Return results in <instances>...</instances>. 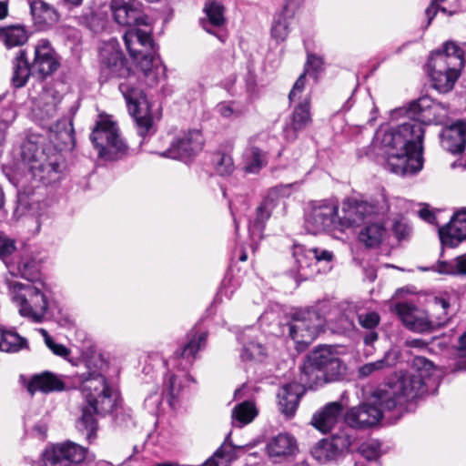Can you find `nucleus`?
<instances>
[{
    "label": "nucleus",
    "mask_w": 466,
    "mask_h": 466,
    "mask_svg": "<svg viewBox=\"0 0 466 466\" xmlns=\"http://www.w3.org/2000/svg\"><path fill=\"white\" fill-rule=\"evenodd\" d=\"M409 118L395 128L380 129L376 137L385 149V168L397 175H411L422 168V124H441L448 109L430 97H420L405 109Z\"/></svg>",
    "instance_id": "1"
},
{
    "label": "nucleus",
    "mask_w": 466,
    "mask_h": 466,
    "mask_svg": "<svg viewBox=\"0 0 466 466\" xmlns=\"http://www.w3.org/2000/svg\"><path fill=\"white\" fill-rule=\"evenodd\" d=\"M100 77L104 81L111 78H127L119 84L129 114L133 116L141 137H145L152 127L149 104L143 91L134 86L130 69L119 49L116 41L105 43L99 50Z\"/></svg>",
    "instance_id": "2"
},
{
    "label": "nucleus",
    "mask_w": 466,
    "mask_h": 466,
    "mask_svg": "<svg viewBox=\"0 0 466 466\" xmlns=\"http://www.w3.org/2000/svg\"><path fill=\"white\" fill-rule=\"evenodd\" d=\"M86 371L77 374L80 390L87 406L83 410L79 425L86 431V438L92 441L96 438V421L93 414H107L116 408L118 394L107 380L98 370L86 364Z\"/></svg>",
    "instance_id": "3"
},
{
    "label": "nucleus",
    "mask_w": 466,
    "mask_h": 466,
    "mask_svg": "<svg viewBox=\"0 0 466 466\" xmlns=\"http://www.w3.org/2000/svg\"><path fill=\"white\" fill-rule=\"evenodd\" d=\"M433 370L432 362L424 357H415L412 370L398 376L397 380L375 390L374 400L383 399L387 410L413 400L426 391L425 379Z\"/></svg>",
    "instance_id": "4"
},
{
    "label": "nucleus",
    "mask_w": 466,
    "mask_h": 466,
    "mask_svg": "<svg viewBox=\"0 0 466 466\" xmlns=\"http://www.w3.org/2000/svg\"><path fill=\"white\" fill-rule=\"evenodd\" d=\"M346 366L337 346L322 345L311 351L301 368L300 381L309 387L317 385L324 377L326 381L343 375Z\"/></svg>",
    "instance_id": "5"
},
{
    "label": "nucleus",
    "mask_w": 466,
    "mask_h": 466,
    "mask_svg": "<svg viewBox=\"0 0 466 466\" xmlns=\"http://www.w3.org/2000/svg\"><path fill=\"white\" fill-rule=\"evenodd\" d=\"M389 210L390 206L384 192L366 201L346 199L341 204L340 212L339 211V231L344 232L347 228L364 225L373 216H385Z\"/></svg>",
    "instance_id": "6"
},
{
    "label": "nucleus",
    "mask_w": 466,
    "mask_h": 466,
    "mask_svg": "<svg viewBox=\"0 0 466 466\" xmlns=\"http://www.w3.org/2000/svg\"><path fill=\"white\" fill-rule=\"evenodd\" d=\"M90 138L101 158L116 159L127 151L118 127L110 116L99 115Z\"/></svg>",
    "instance_id": "7"
},
{
    "label": "nucleus",
    "mask_w": 466,
    "mask_h": 466,
    "mask_svg": "<svg viewBox=\"0 0 466 466\" xmlns=\"http://www.w3.org/2000/svg\"><path fill=\"white\" fill-rule=\"evenodd\" d=\"M66 169L64 157L52 147L35 149L31 157V174L45 185L58 181Z\"/></svg>",
    "instance_id": "8"
},
{
    "label": "nucleus",
    "mask_w": 466,
    "mask_h": 466,
    "mask_svg": "<svg viewBox=\"0 0 466 466\" xmlns=\"http://www.w3.org/2000/svg\"><path fill=\"white\" fill-rule=\"evenodd\" d=\"M339 204L333 199L314 200L309 203L305 228L311 234L339 231Z\"/></svg>",
    "instance_id": "9"
},
{
    "label": "nucleus",
    "mask_w": 466,
    "mask_h": 466,
    "mask_svg": "<svg viewBox=\"0 0 466 466\" xmlns=\"http://www.w3.org/2000/svg\"><path fill=\"white\" fill-rule=\"evenodd\" d=\"M433 87L440 93L450 92L460 76L461 62L458 56H431L428 62Z\"/></svg>",
    "instance_id": "10"
},
{
    "label": "nucleus",
    "mask_w": 466,
    "mask_h": 466,
    "mask_svg": "<svg viewBox=\"0 0 466 466\" xmlns=\"http://www.w3.org/2000/svg\"><path fill=\"white\" fill-rule=\"evenodd\" d=\"M392 310L396 312L407 329L418 333L431 332L445 325L448 321L446 316L431 317L424 309L408 302L396 303Z\"/></svg>",
    "instance_id": "11"
},
{
    "label": "nucleus",
    "mask_w": 466,
    "mask_h": 466,
    "mask_svg": "<svg viewBox=\"0 0 466 466\" xmlns=\"http://www.w3.org/2000/svg\"><path fill=\"white\" fill-rule=\"evenodd\" d=\"M203 137L197 130H183L173 136L169 147L158 154L163 157L187 161L202 150Z\"/></svg>",
    "instance_id": "12"
},
{
    "label": "nucleus",
    "mask_w": 466,
    "mask_h": 466,
    "mask_svg": "<svg viewBox=\"0 0 466 466\" xmlns=\"http://www.w3.org/2000/svg\"><path fill=\"white\" fill-rule=\"evenodd\" d=\"M322 326L323 320L315 311L297 313L289 323V336L302 350L316 339Z\"/></svg>",
    "instance_id": "13"
},
{
    "label": "nucleus",
    "mask_w": 466,
    "mask_h": 466,
    "mask_svg": "<svg viewBox=\"0 0 466 466\" xmlns=\"http://www.w3.org/2000/svg\"><path fill=\"white\" fill-rule=\"evenodd\" d=\"M86 449L71 441L48 444L42 452L45 466H72L86 457Z\"/></svg>",
    "instance_id": "14"
},
{
    "label": "nucleus",
    "mask_w": 466,
    "mask_h": 466,
    "mask_svg": "<svg viewBox=\"0 0 466 466\" xmlns=\"http://www.w3.org/2000/svg\"><path fill=\"white\" fill-rule=\"evenodd\" d=\"M356 437L350 431H340L330 439H322L311 449L312 457L320 463L336 461L350 451Z\"/></svg>",
    "instance_id": "15"
},
{
    "label": "nucleus",
    "mask_w": 466,
    "mask_h": 466,
    "mask_svg": "<svg viewBox=\"0 0 466 466\" xmlns=\"http://www.w3.org/2000/svg\"><path fill=\"white\" fill-rule=\"evenodd\" d=\"M375 390L367 402L350 409L344 415L345 422L351 428L365 429L376 425L382 418V410H387L383 399L374 400Z\"/></svg>",
    "instance_id": "16"
},
{
    "label": "nucleus",
    "mask_w": 466,
    "mask_h": 466,
    "mask_svg": "<svg viewBox=\"0 0 466 466\" xmlns=\"http://www.w3.org/2000/svg\"><path fill=\"white\" fill-rule=\"evenodd\" d=\"M59 67V61L55 50L46 40H42L35 48V59L31 64V75L43 80Z\"/></svg>",
    "instance_id": "17"
},
{
    "label": "nucleus",
    "mask_w": 466,
    "mask_h": 466,
    "mask_svg": "<svg viewBox=\"0 0 466 466\" xmlns=\"http://www.w3.org/2000/svg\"><path fill=\"white\" fill-rule=\"evenodd\" d=\"M134 60L149 86H154L160 80L166 78L167 68L154 48L144 52L142 55H137V59Z\"/></svg>",
    "instance_id": "18"
},
{
    "label": "nucleus",
    "mask_w": 466,
    "mask_h": 466,
    "mask_svg": "<svg viewBox=\"0 0 466 466\" xmlns=\"http://www.w3.org/2000/svg\"><path fill=\"white\" fill-rule=\"evenodd\" d=\"M114 20L120 25L135 26L147 24L140 5L126 0H111L109 5Z\"/></svg>",
    "instance_id": "19"
},
{
    "label": "nucleus",
    "mask_w": 466,
    "mask_h": 466,
    "mask_svg": "<svg viewBox=\"0 0 466 466\" xmlns=\"http://www.w3.org/2000/svg\"><path fill=\"white\" fill-rule=\"evenodd\" d=\"M442 245L454 248L466 240V208L456 211L449 223L439 229Z\"/></svg>",
    "instance_id": "20"
},
{
    "label": "nucleus",
    "mask_w": 466,
    "mask_h": 466,
    "mask_svg": "<svg viewBox=\"0 0 466 466\" xmlns=\"http://www.w3.org/2000/svg\"><path fill=\"white\" fill-rule=\"evenodd\" d=\"M341 412L342 405L339 402H329L312 415L310 424L320 432L327 433L337 424Z\"/></svg>",
    "instance_id": "21"
},
{
    "label": "nucleus",
    "mask_w": 466,
    "mask_h": 466,
    "mask_svg": "<svg viewBox=\"0 0 466 466\" xmlns=\"http://www.w3.org/2000/svg\"><path fill=\"white\" fill-rule=\"evenodd\" d=\"M441 147L451 153H461L466 144V124L458 121L442 129L441 133Z\"/></svg>",
    "instance_id": "22"
},
{
    "label": "nucleus",
    "mask_w": 466,
    "mask_h": 466,
    "mask_svg": "<svg viewBox=\"0 0 466 466\" xmlns=\"http://www.w3.org/2000/svg\"><path fill=\"white\" fill-rule=\"evenodd\" d=\"M384 216H373L368 219L358 235V239L367 248L378 247L385 238L387 231L382 220Z\"/></svg>",
    "instance_id": "23"
},
{
    "label": "nucleus",
    "mask_w": 466,
    "mask_h": 466,
    "mask_svg": "<svg viewBox=\"0 0 466 466\" xmlns=\"http://www.w3.org/2000/svg\"><path fill=\"white\" fill-rule=\"evenodd\" d=\"M311 121L309 113V101L306 97L294 109L290 121L284 127V136L288 141L298 138L299 132L303 130Z\"/></svg>",
    "instance_id": "24"
},
{
    "label": "nucleus",
    "mask_w": 466,
    "mask_h": 466,
    "mask_svg": "<svg viewBox=\"0 0 466 466\" xmlns=\"http://www.w3.org/2000/svg\"><path fill=\"white\" fill-rule=\"evenodd\" d=\"M298 3L295 0H287L281 11L276 15L272 27L271 37L278 43L287 39L289 34L290 20L293 18Z\"/></svg>",
    "instance_id": "25"
},
{
    "label": "nucleus",
    "mask_w": 466,
    "mask_h": 466,
    "mask_svg": "<svg viewBox=\"0 0 466 466\" xmlns=\"http://www.w3.org/2000/svg\"><path fill=\"white\" fill-rule=\"evenodd\" d=\"M126 47L133 59L154 48V42L148 32L137 28L128 29L123 36Z\"/></svg>",
    "instance_id": "26"
},
{
    "label": "nucleus",
    "mask_w": 466,
    "mask_h": 466,
    "mask_svg": "<svg viewBox=\"0 0 466 466\" xmlns=\"http://www.w3.org/2000/svg\"><path fill=\"white\" fill-rule=\"evenodd\" d=\"M267 450L273 459L290 456L297 450L296 440L289 434H279L268 443Z\"/></svg>",
    "instance_id": "27"
},
{
    "label": "nucleus",
    "mask_w": 466,
    "mask_h": 466,
    "mask_svg": "<svg viewBox=\"0 0 466 466\" xmlns=\"http://www.w3.org/2000/svg\"><path fill=\"white\" fill-rule=\"evenodd\" d=\"M31 16L39 30L45 29L57 21V14L54 8L40 0L31 3Z\"/></svg>",
    "instance_id": "28"
},
{
    "label": "nucleus",
    "mask_w": 466,
    "mask_h": 466,
    "mask_svg": "<svg viewBox=\"0 0 466 466\" xmlns=\"http://www.w3.org/2000/svg\"><path fill=\"white\" fill-rule=\"evenodd\" d=\"M187 337V343L181 350L176 351L175 356L185 360L188 365H191L197 353L206 346L207 333H189Z\"/></svg>",
    "instance_id": "29"
},
{
    "label": "nucleus",
    "mask_w": 466,
    "mask_h": 466,
    "mask_svg": "<svg viewBox=\"0 0 466 466\" xmlns=\"http://www.w3.org/2000/svg\"><path fill=\"white\" fill-rule=\"evenodd\" d=\"M31 388L38 390L44 393L53 391H61L65 389L62 380L56 374L44 371L31 377Z\"/></svg>",
    "instance_id": "30"
},
{
    "label": "nucleus",
    "mask_w": 466,
    "mask_h": 466,
    "mask_svg": "<svg viewBox=\"0 0 466 466\" xmlns=\"http://www.w3.org/2000/svg\"><path fill=\"white\" fill-rule=\"evenodd\" d=\"M0 40L7 48H12L25 44L28 34L25 27L21 25L0 27Z\"/></svg>",
    "instance_id": "31"
},
{
    "label": "nucleus",
    "mask_w": 466,
    "mask_h": 466,
    "mask_svg": "<svg viewBox=\"0 0 466 466\" xmlns=\"http://www.w3.org/2000/svg\"><path fill=\"white\" fill-rule=\"evenodd\" d=\"M295 388V384L285 385L278 394L279 409L287 416H292L297 410L299 396Z\"/></svg>",
    "instance_id": "32"
},
{
    "label": "nucleus",
    "mask_w": 466,
    "mask_h": 466,
    "mask_svg": "<svg viewBox=\"0 0 466 466\" xmlns=\"http://www.w3.org/2000/svg\"><path fill=\"white\" fill-rule=\"evenodd\" d=\"M29 78V62L26 50L19 51L15 59L12 83L15 87L24 86Z\"/></svg>",
    "instance_id": "33"
},
{
    "label": "nucleus",
    "mask_w": 466,
    "mask_h": 466,
    "mask_svg": "<svg viewBox=\"0 0 466 466\" xmlns=\"http://www.w3.org/2000/svg\"><path fill=\"white\" fill-rule=\"evenodd\" d=\"M47 296L37 286H31V319L41 322L47 310Z\"/></svg>",
    "instance_id": "34"
},
{
    "label": "nucleus",
    "mask_w": 466,
    "mask_h": 466,
    "mask_svg": "<svg viewBox=\"0 0 466 466\" xmlns=\"http://www.w3.org/2000/svg\"><path fill=\"white\" fill-rule=\"evenodd\" d=\"M8 286L12 296V300L18 307L20 315L23 317H28L29 304L27 302V287L16 280H8Z\"/></svg>",
    "instance_id": "35"
},
{
    "label": "nucleus",
    "mask_w": 466,
    "mask_h": 466,
    "mask_svg": "<svg viewBox=\"0 0 466 466\" xmlns=\"http://www.w3.org/2000/svg\"><path fill=\"white\" fill-rule=\"evenodd\" d=\"M267 164L266 154L258 147H251L244 153V170L257 174Z\"/></svg>",
    "instance_id": "36"
},
{
    "label": "nucleus",
    "mask_w": 466,
    "mask_h": 466,
    "mask_svg": "<svg viewBox=\"0 0 466 466\" xmlns=\"http://www.w3.org/2000/svg\"><path fill=\"white\" fill-rule=\"evenodd\" d=\"M26 339L16 332L0 328V350L4 352H16L24 348Z\"/></svg>",
    "instance_id": "37"
},
{
    "label": "nucleus",
    "mask_w": 466,
    "mask_h": 466,
    "mask_svg": "<svg viewBox=\"0 0 466 466\" xmlns=\"http://www.w3.org/2000/svg\"><path fill=\"white\" fill-rule=\"evenodd\" d=\"M258 414L256 406L251 401H243L237 405L232 410L233 423L242 427L250 423Z\"/></svg>",
    "instance_id": "38"
},
{
    "label": "nucleus",
    "mask_w": 466,
    "mask_h": 466,
    "mask_svg": "<svg viewBox=\"0 0 466 466\" xmlns=\"http://www.w3.org/2000/svg\"><path fill=\"white\" fill-rule=\"evenodd\" d=\"M189 382H195L189 374H185L183 377L168 374L164 383V390L170 397V401L175 400Z\"/></svg>",
    "instance_id": "39"
},
{
    "label": "nucleus",
    "mask_w": 466,
    "mask_h": 466,
    "mask_svg": "<svg viewBox=\"0 0 466 466\" xmlns=\"http://www.w3.org/2000/svg\"><path fill=\"white\" fill-rule=\"evenodd\" d=\"M59 103V97L53 89H46L36 99L35 106L43 116H52Z\"/></svg>",
    "instance_id": "40"
},
{
    "label": "nucleus",
    "mask_w": 466,
    "mask_h": 466,
    "mask_svg": "<svg viewBox=\"0 0 466 466\" xmlns=\"http://www.w3.org/2000/svg\"><path fill=\"white\" fill-rule=\"evenodd\" d=\"M204 12L208 18V23L216 27H221L226 23L225 7L218 2L210 1L206 3Z\"/></svg>",
    "instance_id": "41"
},
{
    "label": "nucleus",
    "mask_w": 466,
    "mask_h": 466,
    "mask_svg": "<svg viewBox=\"0 0 466 466\" xmlns=\"http://www.w3.org/2000/svg\"><path fill=\"white\" fill-rule=\"evenodd\" d=\"M389 357L390 353L387 352L382 359L360 366L357 370L358 378H368L390 367L391 364L389 362Z\"/></svg>",
    "instance_id": "42"
},
{
    "label": "nucleus",
    "mask_w": 466,
    "mask_h": 466,
    "mask_svg": "<svg viewBox=\"0 0 466 466\" xmlns=\"http://www.w3.org/2000/svg\"><path fill=\"white\" fill-rule=\"evenodd\" d=\"M275 207L276 201L274 198L268 196L257 209V218L255 220V225L259 228H262L265 221L268 220L271 216V213Z\"/></svg>",
    "instance_id": "43"
},
{
    "label": "nucleus",
    "mask_w": 466,
    "mask_h": 466,
    "mask_svg": "<svg viewBox=\"0 0 466 466\" xmlns=\"http://www.w3.org/2000/svg\"><path fill=\"white\" fill-rule=\"evenodd\" d=\"M216 171L221 176H227L233 172V158L227 154L218 153L214 157Z\"/></svg>",
    "instance_id": "44"
},
{
    "label": "nucleus",
    "mask_w": 466,
    "mask_h": 466,
    "mask_svg": "<svg viewBox=\"0 0 466 466\" xmlns=\"http://www.w3.org/2000/svg\"><path fill=\"white\" fill-rule=\"evenodd\" d=\"M38 332L44 338L45 343L46 347L56 356L66 359L70 355V350L67 349L65 345L56 343L53 339L49 336L48 332L44 329H37Z\"/></svg>",
    "instance_id": "45"
},
{
    "label": "nucleus",
    "mask_w": 466,
    "mask_h": 466,
    "mask_svg": "<svg viewBox=\"0 0 466 466\" xmlns=\"http://www.w3.org/2000/svg\"><path fill=\"white\" fill-rule=\"evenodd\" d=\"M264 356L263 347L255 342H245L241 352V359L244 360H260Z\"/></svg>",
    "instance_id": "46"
},
{
    "label": "nucleus",
    "mask_w": 466,
    "mask_h": 466,
    "mask_svg": "<svg viewBox=\"0 0 466 466\" xmlns=\"http://www.w3.org/2000/svg\"><path fill=\"white\" fill-rule=\"evenodd\" d=\"M309 250H310V248H306L304 246H295L293 254L298 263L299 271H303L304 269L314 265L312 257L305 255Z\"/></svg>",
    "instance_id": "47"
},
{
    "label": "nucleus",
    "mask_w": 466,
    "mask_h": 466,
    "mask_svg": "<svg viewBox=\"0 0 466 466\" xmlns=\"http://www.w3.org/2000/svg\"><path fill=\"white\" fill-rule=\"evenodd\" d=\"M54 137L57 140H61L64 144L73 139V128L71 124L66 120L58 121L56 126V130H52Z\"/></svg>",
    "instance_id": "48"
},
{
    "label": "nucleus",
    "mask_w": 466,
    "mask_h": 466,
    "mask_svg": "<svg viewBox=\"0 0 466 466\" xmlns=\"http://www.w3.org/2000/svg\"><path fill=\"white\" fill-rule=\"evenodd\" d=\"M216 112L224 118L237 117L241 115V111L234 106V104L221 102L217 105Z\"/></svg>",
    "instance_id": "49"
},
{
    "label": "nucleus",
    "mask_w": 466,
    "mask_h": 466,
    "mask_svg": "<svg viewBox=\"0 0 466 466\" xmlns=\"http://www.w3.org/2000/svg\"><path fill=\"white\" fill-rule=\"evenodd\" d=\"M439 55H445L449 57L451 56H458L461 66H462L463 60H462V51L461 49L453 42H446L443 46V50H439L436 52H433L431 56H439Z\"/></svg>",
    "instance_id": "50"
},
{
    "label": "nucleus",
    "mask_w": 466,
    "mask_h": 466,
    "mask_svg": "<svg viewBox=\"0 0 466 466\" xmlns=\"http://www.w3.org/2000/svg\"><path fill=\"white\" fill-rule=\"evenodd\" d=\"M305 255L311 256L314 264L322 261L330 262L334 257L331 251L319 248H310V250L307 251Z\"/></svg>",
    "instance_id": "51"
},
{
    "label": "nucleus",
    "mask_w": 466,
    "mask_h": 466,
    "mask_svg": "<svg viewBox=\"0 0 466 466\" xmlns=\"http://www.w3.org/2000/svg\"><path fill=\"white\" fill-rule=\"evenodd\" d=\"M15 249V241L0 232V258H5L11 255Z\"/></svg>",
    "instance_id": "52"
},
{
    "label": "nucleus",
    "mask_w": 466,
    "mask_h": 466,
    "mask_svg": "<svg viewBox=\"0 0 466 466\" xmlns=\"http://www.w3.org/2000/svg\"><path fill=\"white\" fill-rule=\"evenodd\" d=\"M457 370H466V332L459 339Z\"/></svg>",
    "instance_id": "53"
},
{
    "label": "nucleus",
    "mask_w": 466,
    "mask_h": 466,
    "mask_svg": "<svg viewBox=\"0 0 466 466\" xmlns=\"http://www.w3.org/2000/svg\"><path fill=\"white\" fill-rule=\"evenodd\" d=\"M15 434L21 441L25 442L27 437V414L24 410L15 424Z\"/></svg>",
    "instance_id": "54"
},
{
    "label": "nucleus",
    "mask_w": 466,
    "mask_h": 466,
    "mask_svg": "<svg viewBox=\"0 0 466 466\" xmlns=\"http://www.w3.org/2000/svg\"><path fill=\"white\" fill-rule=\"evenodd\" d=\"M359 321L362 327L367 329H373L379 324L380 317L375 312H370L360 315Z\"/></svg>",
    "instance_id": "55"
},
{
    "label": "nucleus",
    "mask_w": 466,
    "mask_h": 466,
    "mask_svg": "<svg viewBox=\"0 0 466 466\" xmlns=\"http://www.w3.org/2000/svg\"><path fill=\"white\" fill-rule=\"evenodd\" d=\"M305 83H306V73H303L297 79L291 91L289 92V98L291 102L295 101L297 97H299L300 94L304 90Z\"/></svg>",
    "instance_id": "56"
},
{
    "label": "nucleus",
    "mask_w": 466,
    "mask_h": 466,
    "mask_svg": "<svg viewBox=\"0 0 466 466\" xmlns=\"http://www.w3.org/2000/svg\"><path fill=\"white\" fill-rule=\"evenodd\" d=\"M455 259L452 261H440L434 266L435 271L440 274L455 275Z\"/></svg>",
    "instance_id": "57"
},
{
    "label": "nucleus",
    "mask_w": 466,
    "mask_h": 466,
    "mask_svg": "<svg viewBox=\"0 0 466 466\" xmlns=\"http://www.w3.org/2000/svg\"><path fill=\"white\" fill-rule=\"evenodd\" d=\"M442 1L443 0H432L431 5L426 9L425 14L428 16V25L431 24L438 10L445 14L447 13L446 8L440 5V2Z\"/></svg>",
    "instance_id": "58"
},
{
    "label": "nucleus",
    "mask_w": 466,
    "mask_h": 466,
    "mask_svg": "<svg viewBox=\"0 0 466 466\" xmlns=\"http://www.w3.org/2000/svg\"><path fill=\"white\" fill-rule=\"evenodd\" d=\"M393 231L396 237L400 239L406 238L410 234V228L406 223L402 221H396L393 225Z\"/></svg>",
    "instance_id": "59"
},
{
    "label": "nucleus",
    "mask_w": 466,
    "mask_h": 466,
    "mask_svg": "<svg viewBox=\"0 0 466 466\" xmlns=\"http://www.w3.org/2000/svg\"><path fill=\"white\" fill-rule=\"evenodd\" d=\"M322 66V60L321 58L310 55L308 56V62H307V67L305 69L306 75L309 72V69L311 68L314 71H318L321 68Z\"/></svg>",
    "instance_id": "60"
},
{
    "label": "nucleus",
    "mask_w": 466,
    "mask_h": 466,
    "mask_svg": "<svg viewBox=\"0 0 466 466\" xmlns=\"http://www.w3.org/2000/svg\"><path fill=\"white\" fill-rule=\"evenodd\" d=\"M455 275H466V255L455 258Z\"/></svg>",
    "instance_id": "61"
},
{
    "label": "nucleus",
    "mask_w": 466,
    "mask_h": 466,
    "mask_svg": "<svg viewBox=\"0 0 466 466\" xmlns=\"http://www.w3.org/2000/svg\"><path fill=\"white\" fill-rule=\"evenodd\" d=\"M17 204L16 212H21V214L25 213L28 208L27 195L25 192H18Z\"/></svg>",
    "instance_id": "62"
},
{
    "label": "nucleus",
    "mask_w": 466,
    "mask_h": 466,
    "mask_svg": "<svg viewBox=\"0 0 466 466\" xmlns=\"http://www.w3.org/2000/svg\"><path fill=\"white\" fill-rule=\"evenodd\" d=\"M420 217L429 223H435V216L434 214L427 208L424 207L420 210Z\"/></svg>",
    "instance_id": "63"
},
{
    "label": "nucleus",
    "mask_w": 466,
    "mask_h": 466,
    "mask_svg": "<svg viewBox=\"0 0 466 466\" xmlns=\"http://www.w3.org/2000/svg\"><path fill=\"white\" fill-rule=\"evenodd\" d=\"M17 274H19L22 278L27 279L29 276V268L26 261L21 262L17 266Z\"/></svg>",
    "instance_id": "64"
}]
</instances>
